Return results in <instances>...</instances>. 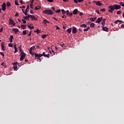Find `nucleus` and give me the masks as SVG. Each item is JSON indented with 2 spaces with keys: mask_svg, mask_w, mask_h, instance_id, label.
I'll return each instance as SVG.
<instances>
[{
  "mask_svg": "<svg viewBox=\"0 0 124 124\" xmlns=\"http://www.w3.org/2000/svg\"><path fill=\"white\" fill-rule=\"evenodd\" d=\"M108 8L110 9L108 10V12L112 13L114 10H118V9H120L121 6L120 5L114 4L108 6Z\"/></svg>",
  "mask_w": 124,
  "mask_h": 124,
  "instance_id": "f257e3e1",
  "label": "nucleus"
},
{
  "mask_svg": "<svg viewBox=\"0 0 124 124\" xmlns=\"http://www.w3.org/2000/svg\"><path fill=\"white\" fill-rule=\"evenodd\" d=\"M43 13L46 15L51 16L53 15V11L51 10H46V11H43Z\"/></svg>",
  "mask_w": 124,
  "mask_h": 124,
  "instance_id": "f03ea898",
  "label": "nucleus"
},
{
  "mask_svg": "<svg viewBox=\"0 0 124 124\" xmlns=\"http://www.w3.org/2000/svg\"><path fill=\"white\" fill-rule=\"evenodd\" d=\"M35 50V46H31V47L29 49L30 54L31 55H34V50Z\"/></svg>",
  "mask_w": 124,
  "mask_h": 124,
  "instance_id": "7ed1b4c3",
  "label": "nucleus"
},
{
  "mask_svg": "<svg viewBox=\"0 0 124 124\" xmlns=\"http://www.w3.org/2000/svg\"><path fill=\"white\" fill-rule=\"evenodd\" d=\"M26 57V53L24 52H21L20 53V61H23L24 59Z\"/></svg>",
  "mask_w": 124,
  "mask_h": 124,
  "instance_id": "20e7f679",
  "label": "nucleus"
},
{
  "mask_svg": "<svg viewBox=\"0 0 124 124\" xmlns=\"http://www.w3.org/2000/svg\"><path fill=\"white\" fill-rule=\"evenodd\" d=\"M9 23L10 24H12L13 26H16V23L14 22V21H13V20L12 18L9 19Z\"/></svg>",
  "mask_w": 124,
  "mask_h": 124,
  "instance_id": "39448f33",
  "label": "nucleus"
},
{
  "mask_svg": "<svg viewBox=\"0 0 124 124\" xmlns=\"http://www.w3.org/2000/svg\"><path fill=\"white\" fill-rule=\"evenodd\" d=\"M103 20V17L97 18V20H96V23L100 24V22H101Z\"/></svg>",
  "mask_w": 124,
  "mask_h": 124,
  "instance_id": "423d86ee",
  "label": "nucleus"
},
{
  "mask_svg": "<svg viewBox=\"0 0 124 124\" xmlns=\"http://www.w3.org/2000/svg\"><path fill=\"white\" fill-rule=\"evenodd\" d=\"M6 9V3L4 2L2 4V5L1 6V9L2 10V11H5Z\"/></svg>",
  "mask_w": 124,
  "mask_h": 124,
  "instance_id": "0eeeda50",
  "label": "nucleus"
},
{
  "mask_svg": "<svg viewBox=\"0 0 124 124\" xmlns=\"http://www.w3.org/2000/svg\"><path fill=\"white\" fill-rule=\"evenodd\" d=\"M13 69H14L15 70L17 69V65H18V62H14L13 63Z\"/></svg>",
  "mask_w": 124,
  "mask_h": 124,
  "instance_id": "6e6552de",
  "label": "nucleus"
},
{
  "mask_svg": "<svg viewBox=\"0 0 124 124\" xmlns=\"http://www.w3.org/2000/svg\"><path fill=\"white\" fill-rule=\"evenodd\" d=\"M115 24H123L124 23V21L121 20H117V21H115L114 22Z\"/></svg>",
  "mask_w": 124,
  "mask_h": 124,
  "instance_id": "1a4fd4ad",
  "label": "nucleus"
},
{
  "mask_svg": "<svg viewBox=\"0 0 124 124\" xmlns=\"http://www.w3.org/2000/svg\"><path fill=\"white\" fill-rule=\"evenodd\" d=\"M42 56V55H40V53H35V58H41Z\"/></svg>",
  "mask_w": 124,
  "mask_h": 124,
  "instance_id": "9d476101",
  "label": "nucleus"
},
{
  "mask_svg": "<svg viewBox=\"0 0 124 124\" xmlns=\"http://www.w3.org/2000/svg\"><path fill=\"white\" fill-rule=\"evenodd\" d=\"M93 2H96V3H95L96 5H97L98 6H102V3H100V1H93Z\"/></svg>",
  "mask_w": 124,
  "mask_h": 124,
  "instance_id": "9b49d317",
  "label": "nucleus"
},
{
  "mask_svg": "<svg viewBox=\"0 0 124 124\" xmlns=\"http://www.w3.org/2000/svg\"><path fill=\"white\" fill-rule=\"evenodd\" d=\"M77 32V29L76 27H74L73 28V29L72 30V32L74 34H76Z\"/></svg>",
  "mask_w": 124,
  "mask_h": 124,
  "instance_id": "f8f14e48",
  "label": "nucleus"
},
{
  "mask_svg": "<svg viewBox=\"0 0 124 124\" xmlns=\"http://www.w3.org/2000/svg\"><path fill=\"white\" fill-rule=\"evenodd\" d=\"M12 31H14L15 34H17L18 32L19 31V30L16 28H13L12 29Z\"/></svg>",
  "mask_w": 124,
  "mask_h": 124,
  "instance_id": "ddd939ff",
  "label": "nucleus"
},
{
  "mask_svg": "<svg viewBox=\"0 0 124 124\" xmlns=\"http://www.w3.org/2000/svg\"><path fill=\"white\" fill-rule=\"evenodd\" d=\"M31 19L32 20H37V18H36L35 16H32V15H31Z\"/></svg>",
  "mask_w": 124,
  "mask_h": 124,
  "instance_id": "4468645a",
  "label": "nucleus"
},
{
  "mask_svg": "<svg viewBox=\"0 0 124 124\" xmlns=\"http://www.w3.org/2000/svg\"><path fill=\"white\" fill-rule=\"evenodd\" d=\"M20 28L22 30H26L27 29V25H21Z\"/></svg>",
  "mask_w": 124,
  "mask_h": 124,
  "instance_id": "2eb2a0df",
  "label": "nucleus"
},
{
  "mask_svg": "<svg viewBox=\"0 0 124 124\" xmlns=\"http://www.w3.org/2000/svg\"><path fill=\"white\" fill-rule=\"evenodd\" d=\"M78 13V9H75L73 11L72 14L75 15H77Z\"/></svg>",
  "mask_w": 124,
  "mask_h": 124,
  "instance_id": "dca6fc26",
  "label": "nucleus"
},
{
  "mask_svg": "<svg viewBox=\"0 0 124 124\" xmlns=\"http://www.w3.org/2000/svg\"><path fill=\"white\" fill-rule=\"evenodd\" d=\"M14 49H15V53L18 52L17 48H16V44L14 45Z\"/></svg>",
  "mask_w": 124,
  "mask_h": 124,
  "instance_id": "f3484780",
  "label": "nucleus"
},
{
  "mask_svg": "<svg viewBox=\"0 0 124 124\" xmlns=\"http://www.w3.org/2000/svg\"><path fill=\"white\" fill-rule=\"evenodd\" d=\"M5 47L4 46V43L3 42H1V49L2 51H5Z\"/></svg>",
  "mask_w": 124,
  "mask_h": 124,
  "instance_id": "a211bd4d",
  "label": "nucleus"
},
{
  "mask_svg": "<svg viewBox=\"0 0 124 124\" xmlns=\"http://www.w3.org/2000/svg\"><path fill=\"white\" fill-rule=\"evenodd\" d=\"M46 23L49 24V22L47 21L46 19H44V20H43V24H45V25H46Z\"/></svg>",
  "mask_w": 124,
  "mask_h": 124,
  "instance_id": "6ab92c4d",
  "label": "nucleus"
},
{
  "mask_svg": "<svg viewBox=\"0 0 124 124\" xmlns=\"http://www.w3.org/2000/svg\"><path fill=\"white\" fill-rule=\"evenodd\" d=\"M101 27L103 31H108V28L107 27H104L103 26H102Z\"/></svg>",
  "mask_w": 124,
  "mask_h": 124,
  "instance_id": "aec40b11",
  "label": "nucleus"
},
{
  "mask_svg": "<svg viewBox=\"0 0 124 124\" xmlns=\"http://www.w3.org/2000/svg\"><path fill=\"white\" fill-rule=\"evenodd\" d=\"M41 9V7H40V6H36L35 7V11H37Z\"/></svg>",
  "mask_w": 124,
  "mask_h": 124,
  "instance_id": "412c9836",
  "label": "nucleus"
},
{
  "mask_svg": "<svg viewBox=\"0 0 124 124\" xmlns=\"http://www.w3.org/2000/svg\"><path fill=\"white\" fill-rule=\"evenodd\" d=\"M27 27L29 28L30 29H34V26H31V25H29V24L27 25Z\"/></svg>",
  "mask_w": 124,
  "mask_h": 124,
  "instance_id": "4be33fe9",
  "label": "nucleus"
},
{
  "mask_svg": "<svg viewBox=\"0 0 124 124\" xmlns=\"http://www.w3.org/2000/svg\"><path fill=\"white\" fill-rule=\"evenodd\" d=\"M30 17H31V15H28V16H23V18L24 19L27 20V19H29Z\"/></svg>",
  "mask_w": 124,
  "mask_h": 124,
  "instance_id": "5701e85b",
  "label": "nucleus"
},
{
  "mask_svg": "<svg viewBox=\"0 0 124 124\" xmlns=\"http://www.w3.org/2000/svg\"><path fill=\"white\" fill-rule=\"evenodd\" d=\"M89 20H90V21H91V22H94L95 20H96V17L95 18H89Z\"/></svg>",
  "mask_w": 124,
  "mask_h": 124,
  "instance_id": "b1692460",
  "label": "nucleus"
},
{
  "mask_svg": "<svg viewBox=\"0 0 124 124\" xmlns=\"http://www.w3.org/2000/svg\"><path fill=\"white\" fill-rule=\"evenodd\" d=\"M27 31H28V30H24L22 32V35H26V34H27Z\"/></svg>",
  "mask_w": 124,
  "mask_h": 124,
  "instance_id": "393cba45",
  "label": "nucleus"
},
{
  "mask_svg": "<svg viewBox=\"0 0 124 124\" xmlns=\"http://www.w3.org/2000/svg\"><path fill=\"white\" fill-rule=\"evenodd\" d=\"M80 27L81 28H87V24H82L80 25Z\"/></svg>",
  "mask_w": 124,
  "mask_h": 124,
  "instance_id": "a878e982",
  "label": "nucleus"
},
{
  "mask_svg": "<svg viewBox=\"0 0 124 124\" xmlns=\"http://www.w3.org/2000/svg\"><path fill=\"white\" fill-rule=\"evenodd\" d=\"M6 6L9 7L11 6V3L9 1L6 2Z\"/></svg>",
  "mask_w": 124,
  "mask_h": 124,
  "instance_id": "bb28decb",
  "label": "nucleus"
},
{
  "mask_svg": "<svg viewBox=\"0 0 124 124\" xmlns=\"http://www.w3.org/2000/svg\"><path fill=\"white\" fill-rule=\"evenodd\" d=\"M71 31H72V29L69 28V29L67 30V32H68V33L70 34V33H71Z\"/></svg>",
  "mask_w": 124,
  "mask_h": 124,
  "instance_id": "cd10ccee",
  "label": "nucleus"
},
{
  "mask_svg": "<svg viewBox=\"0 0 124 124\" xmlns=\"http://www.w3.org/2000/svg\"><path fill=\"white\" fill-rule=\"evenodd\" d=\"M90 27H88V28H87L86 29L83 30V31H89V30H90Z\"/></svg>",
  "mask_w": 124,
  "mask_h": 124,
  "instance_id": "c85d7f7f",
  "label": "nucleus"
},
{
  "mask_svg": "<svg viewBox=\"0 0 124 124\" xmlns=\"http://www.w3.org/2000/svg\"><path fill=\"white\" fill-rule=\"evenodd\" d=\"M29 9H30L29 5H27V7L26 11H25V12H28Z\"/></svg>",
  "mask_w": 124,
  "mask_h": 124,
  "instance_id": "c756f323",
  "label": "nucleus"
},
{
  "mask_svg": "<svg viewBox=\"0 0 124 124\" xmlns=\"http://www.w3.org/2000/svg\"><path fill=\"white\" fill-rule=\"evenodd\" d=\"M31 8V9H33V3L32 2H31V4L30 5V7Z\"/></svg>",
  "mask_w": 124,
  "mask_h": 124,
  "instance_id": "7c9ffc66",
  "label": "nucleus"
},
{
  "mask_svg": "<svg viewBox=\"0 0 124 124\" xmlns=\"http://www.w3.org/2000/svg\"><path fill=\"white\" fill-rule=\"evenodd\" d=\"M18 50H19V51H20V52H22L21 46H18Z\"/></svg>",
  "mask_w": 124,
  "mask_h": 124,
  "instance_id": "2f4dec72",
  "label": "nucleus"
},
{
  "mask_svg": "<svg viewBox=\"0 0 124 124\" xmlns=\"http://www.w3.org/2000/svg\"><path fill=\"white\" fill-rule=\"evenodd\" d=\"M61 12H62V15H64L66 13L65 11H64V10L63 9L61 10Z\"/></svg>",
  "mask_w": 124,
  "mask_h": 124,
  "instance_id": "473e14b6",
  "label": "nucleus"
},
{
  "mask_svg": "<svg viewBox=\"0 0 124 124\" xmlns=\"http://www.w3.org/2000/svg\"><path fill=\"white\" fill-rule=\"evenodd\" d=\"M67 15V16H73V13H68V14H66Z\"/></svg>",
  "mask_w": 124,
  "mask_h": 124,
  "instance_id": "72a5a7b5",
  "label": "nucleus"
},
{
  "mask_svg": "<svg viewBox=\"0 0 124 124\" xmlns=\"http://www.w3.org/2000/svg\"><path fill=\"white\" fill-rule=\"evenodd\" d=\"M8 46L10 47H13V44H12V43H9V44H8Z\"/></svg>",
  "mask_w": 124,
  "mask_h": 124,
  "instance_id": "f704fd0d",
  "label": "nucleus"
},
{
  "mask_svg": "<svg viewBox=\"0 0 124 124\" xmlns=\"http://www.w3.org/2000/svg\"><path fill=\"white\" fill-rule=\"evenodd\" d=\"M1 66H3L4 67H6V63L5 62H2L0 64Z\"/></svg>",
  "mask_w": 124,
  "mask_h": 124,
  "instance_id": "c9c22d12",
  "label": "nucleus"
},
{
  "mask_svg": "<svg viewBox=\"0 0 124 124\" xmlns=\"http://www.w3.org/2000/svg\"><path fill=\"white\" fill-rule=\"evenodd\" d=\"M95 24L94 23H92L91 25H90V28H93L94 27Z\"/></svg>",
  "mask_w": 124,
  "mask_h": 124,
  "instance_id": "e433bc0d",
  "label": "nucleus"
},
{
  "mask_svg": "<svg viewBox=\"0 0 124 124\" xmlns=\"http://www.w3.org/2000/svg\"><path fill=\"white\" fill-rule=\"evenodd\" d=\"M105 11H106L105 8H103V9H100V11L102 12H105Z\"/></svg>",
  "mask_w": 124,
  "mask_h": 124,
  "instance_id": "4c0bfd02",
  "label": "nucleus"
},
{
  "mask_svg": "<svg viewBox=\"0 0 124 124\" xmlns=\"http://www.w3.org/2000/svg\"><path fill=\"white\" fill-rule=\"evenodd\" d=\"M42 39H45V38H46V37L47 35L44 34V35H42Z\"/></svg>",
  "mask_w": 124,
  "mask_h": 124,
  "instance_id": "58836bf2",
  "label": "nucleus"
},
{
  "mask_svg": "<svg viewBox=\"0 0 124 124\" xmlns=\"http://www.w3.org/2000/svg\"><path fill=\"white\" fill-rule=\"evenodd\" d=\"M55 11V13H61V9H58V10H57V11Z\"/></svg>",
  "mask_w": 124,
  "mask_h": 124,
  "instance_id": "ea45409f",
  "label": "nucleus"
},
{
  "mask_svg": "<svg viewBox=\"0 0 124 124\" xmlns=\"http://www.w3.org/2000/svg\"><path fill=\"white\" fill-rule=\"evenodd\" d=\"M44 57H47L48 58H49V54H46V55H43Z\"/></svg>",
  "mask_w": 124,
  "mask_h": 124,
  "instance_id": "a19ab883",
  "label": "nucleus"
},
{
  "mask_svg": "<svg viewBox=\"0 0 124 124\" xmlns=\"http://www.w3.org/2000/svg\"><path fill=\"white\" fill-rule=\"evenodd\" d=\"M44 57H47L48 58H49V54H46V55H43Z\"/></svg>",
  "mask_w": 124,
  "mask_h": 124,
  "instance_id": "79ce46f5",
  "label": "nucleus"
},
{
  "mask_svg": "<svg viewBox=\"0 0 124 124\" xmlns=\"http://www.w3.org/2000/svg\"><path fill=\"white\" fill-rule=\"evenodd\" d=\"M105 25V21H103L102 22V26H104Z\"/></svg>",
  "mask_w": 124,
  "mask_h": 124,
  "instance_id": "37998d69",
  "label": "nucleus"
},
{
  "mask_svg": "<svg viewBox=\"0 0 124 124\" xmlns=\"http://www.w3.org/2000/svg\"><path fill=\"white\" fill-rule=\"evenodd\" d=\"M119 4H120L121 6H123V7H124V3L121 2L120 3H119Z\"/></svg>",
  "mask_w": 124,
  "mask_h": 124,
  "instance_id": "c03bdc74",
  "label": "nucleus"
},
{
  "mask_svg": "<svg viewBox=\"0 0 124 124\" xmlns=\"http://www.w3.org/2000/svg\"><path fill=\"white\" fill-rule=\"evenodd\" d=\"M15 4H16V5H18V1L17 0L15 1Z\"/></svg>",
  "mask_w": 124,
  "mask_h": 124,
  "instance_id": "a18cd8bd",
  "label": "nucleus"
},
{
  "mask_svg": "<svg viewBox=\"0 0 124 124\" xmlns=\"http://www.w3.org/2000/svg\"><path fill=\"white\" fill-rule=\"evenodd\" d=\"M27 13H28V12L25 11V12H24L23 13H24V14H25V16H29L28 14H27Z\"/></svg>",
  "mask_w": 124,
  "mask_h": 124,
  "instance_id": "49530a36",
  "label": "nucleus"
},
{
  "mask_svg": "<svg viewBox=\"0 0 124 124\" xmlns=\"http://www.w3.org/2000/svg\"><path fill=\"white\" fill-rule=\"evenodd\" d=\"M22 22H23V24H26L27 23V21L24 20V19H22Z\"/></svg>",
  "mask_w": 124,
  "mask_h": 124,
  "instance_id": "de8ad7c7",
  "label": "nucleus"
},
{
  "mask_svg": "<svg viewBox=\"0 0 124 124\" xmlns=\"http://www.w3.org/2000/svg\"><path fill=\"white\" fill-rule=\"evenodd\" d=\"M95 12L96 13H97V14H98V15L100 14V13H99V11H98V10H96V11H95Z\"/></svg>",
  "mask_w": 124,
  "mask_h": 124,
  "instance_id": "09e8293b",
  "label": "nucleus"
},
{
  "mask_svg": "<svg viewBox=\"0 0 124 124\" xmlns=\"http://www.w3.org/2000/svg\"><path fill=\"white\" fill-rule=\"evenodd\" d=\"M35 32H37L38 34L40 33V30L38 29L36 30V31H35Z\"/></svg>",
  "mask_w": 124,
  "mask_h": 124,
  "instance_id": "8fccbe9b",
  "label": "nucleus"
},
{
  "mask_svg": "<svg viewBox=\"0 0 124 124\" xmlns=\"http://www.w3.org/2000/svg\"><path fill=\"white\" fill-rule=\"evenodd\" d=\"M19 16V14L18 13H16V14L15 15V16L17 17Z\"/></svg>",
  "mask_w": 124,
  "mask_h": 124,
  "instance_id": "3c124183",
  "label": "nucleus"
},
{
  "mask_svg": "<svg viewBox=\"0 0 124 124\" xmlns=\"http://www.w3.org/2000/svg\"><path fill=\"white\" fill-rule=\"evenodd\" d=\"M37 62H41V58H37Z\"/></svg>",
  "mask_w": 124,
  "mask_h": 124,
  "instance_id": "603ef678",
  "label": "nucleus"
},
{
  "mask_svg": "<svg viewBox=\"0 0 124 124\" xmlns=\"http://www.w3.org/2000/svg\"><path fill=\"white\" fill-rule=\"evenodd\" d=\"M117 15H120L121 14V11H118L117 12Z\"/></svg>",
  "mask_w": 124,
  "mask_h": 124,
  "instance_id": "864d4df0",
  "label": "nucleus"
},
{
  "mask_svg": "<svg viewBox=\"0 0 124 124\" xmlns=\"http://www.w3.org/2000/svg\"><path fill=\"white\" fill-rule=\"evenodd\" d=\"M31 31H30L29 34H28V36H31Z\"/></svg>",
  "mask_w": 124,
  "mask_h": 124,
  "instance_id": "5fc2aeb1",
  "label": "nucleus"
},
{
  "mask_svg": "<svg viewBox=\"0 0 124 124\" xmlns=\"http://www.w3.org/2000/svg\"><path fill=\"white\" fill-rule=\"evenodd\" d=\"M62 18H63V19H65V18H66V16H64V15H63V16H62Z\"/></svg>",
  "mask_w": 124,
  "mask_h": 124,
  "instance_id": "6e6d98bb",
  "label": "nucleus"
},
{
  "mask_svg": "<svg viewBox=\"0 0 124 124\" xmlns=\"http://www.w3.org/2000/svg\"><path fill=\"white\" fill-rule=\"evenodd\" d=\"M84 1V0H78V2H82Z\"/></svg>",
  "mask_w": 124,
  "mask_h": 124,
  "instance_id": "4d7b16f0",
  "label": "nucleus"
},
{
  "mask_svg": "<svg viewBox=\"0 0 124 124\" xmlns=\"http://www.w3.org/2000/svg\"><path fill=\"white\" fill-rule=\"evenodd\" d=\"M51 9H52V10L54 11H55V7H52L51 8Z\"/></svg>",
  "mask_w": 124,
  "mask_h": 124,
  "instance_id": "13d9d810",
  "label": "nucleus"
},
{
  "mask_svg": "<svg viewBox=\"0 0 124 124\" xmlns=\"http://www.w3.org/2000/svg\"><path fill=\"white\" fill-rule=\"evenodd\" d=\"M48 2H53L54 1L53 0H47Z\"/></svg>",
  "mask_w": 124,
  "mask_h": 124,
  "instance_id": "bf43d9fd",
  "label": "nucleus"
},
{
  "mask_svg": "<svg viewBox=\"0 0 124 124\" xmlns=\"http://www.w3.org/2000/svg\"><path fill=\"white\" fill-rule=\"evenodd\" d=\"M40 55H42L43 56L46 55V52H43V54H40Z\"/></svg>",
  "mask_w": 124,
  "mask_h": 124,
  "instance_id": "052dcab7",
  "label": "nucleus"
},
{
  "mask_svg": "<svg viewBox=\"0 0 124 124\" xmlns=\"http://www.w3.org/2000/svg\"><path fill=\"white\" fill-rule=\"evenodd\" d=\"M26 8V6H22L21 7H20V8H22V9H24V8Z\"/></svg>",
  "mask_w": 124,
  "mask_h": 124,
  "instance_id": "680f3d73",
  "label": "nucleus"
},
{
  "mask_svg": "<svg viewBox=\"0 0 124 124\" xmlns=\"http://www.w3.org/2000/svg\"><path fill=\"white\" fill-rule=\"evenodd\" d=\"M74 1H75V3H78V0H74Z\"/></svg>",
  "mask_w": 124,
  "mask_h": 124,
  "instance_id": "e2e57ef3",
  "label": "nucleus"
},
{
  "mask_svg": "<svg viewBox=\"0 0 124 124\" xmlns=\"http://www.w3.org/2000/svg\"><path fill=\"white\" fill-rule=\"evenodd\" d=\"M10 39H13V36H12V35H11L10 36Z\"/></svg>",
  "mask_w": 124,
  "mask_h": 124,
  "instance_id": "0e129e2a",
  "label": "nucleus"
},
{
  "mask_svg": "<svg viewBox=\"0 0 124 124\" xmlns=\"http://www.w3.org/2000/svg\"><path fill=\"white\" fill-rule=\"evenodd\" d=\"M2 31H3V30L2 29V28L0 29V32H2Z\"/></svg>",
  "mask_w": 124,
  "mask_h": 124,
  "instance_id": "69168bd1",
  "label": "nucleus"
},
{
  "mask_svg": "<svg viewBox=\"0 0 124 124\" xmlns=\"http://www.w3.org/2000/svg\"><path fill=\"white\" fill-rule=\"evenodd\" d=\"M30 13L31 14H33V11L32 10H31V11H30Z\"/></svg>",
  "mask_w": 124,
  "mask_h": 124,
  "instance_id": "338daca9",
  "label": "nucleus"
},
{
  "mask_svg": "<svg viewBox=\"0 0 124 124\" xmlns=\"http://www.w3.org/2000/svg\"><path fill=\"white\" fill-rule=\"evenodd\" d=\"M66 14H70V13H69V10L66 11Z\"/></svg>",
  "mask_w": 124,
  "mask_h": 124,
  "instance_id": "774afa93",
  "label": "nucleus"
}]
</instances>
